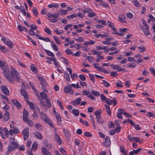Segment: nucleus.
<instances>
[{
  "label": "nucleus",
  "mask_w": 155,
  "mask_h": 155,
  "mask_svg": "<svg viewBox=\"0 0 155 155\" xmlns=\"http://www.w3.org/2000/svg\"><path fill=\"white\" fill-rule=\"evenodd\" d=\"M5 71L7 72L6 74H4V75L11 82H14L12 78L18 82H23L22 79L20 78V76L16 70L14 68H11V71H9V68L7 67H5Z\"/></svg>",
  "instance_id": "1"
},
{
  "label": "nucleus",
  "mask_w": 155,
  "mask_h": 155,
  "mask_svg": "<svg viewBox=\"0 0 155 155\" xmlns=\"http://www.w3.org/2000/svg\"><path fill=\"white\" fill-rule=\"evenodd\" d=\"M15 137H14L10 138L9 139L10 142L8 147V151L9 152L13 151L18 146V144L15 142Z\"/></svg>",
  "instance_id": "2"
},
{
  "label": "nucleus",
  "mask_w": 155,
  "mask_h": 155,
  "mask_svg": "<svg viewBox=\"0 0 155 155\" xmlns=\"http://www.w3.org/2000/svg\"><path fill=\"white\" fill-rule=\"evenodd\" d=\"M40 116L42 120L46 122L52 127H54V125L52 124V122L43 112H41Z\"/></svg>",
  "instance_id": "3"
},
{
  "label": "nucleus",
  "mask_w": 155,
  "mask_h": 155,
  "mask_svg": "<svg viewBox=\"0 0 155 155\" xmlns=\"http://www.w3.org/2000/svg\"><path fill=\"white\" fill-rule=\"evenodd\" d=\"M1 40L10 48L12 47V42L7 38L3 36L2 37Z\"/></svg>",
  "instance_id": "4"
},
{
  "label": "nucleus",
  "mask_w": 155,
  "mask_h": 155,
  "mask_svg": "<svg viewBox=\"0 0 155 155\" xmlns=\"http://www.w3.org/2000/svg\"><path fill=\"white\" fill-rule=\"evenodd\" d=\"M29 129L28 127L25 128L22 132V134L23 135L24 140H27L29 136Z\"/></svg>",
  "instance_id": "5"
},
{
  "label": "nucleus",
  "mask_w": 155,
  "mask_h": 155,
  "mask_svg": "<svg viewBox=\"0 0 155 155\" xmlns=\"http://www.w3.org/2000/svg\"><path fill=\"white\" fill-rule=\"evenodd\" d=\"M64 91L65 93H69L71 94H74V92L71 88V85L65 87L64 88Z\"/></svg>",
  "instance_id": "6"
},
{
  "label": "nucleus",
  "mask_w": 155,
  "mask_h": 155,
  "mask_svg": "<svg viewBox=\"0 0 155 155\" xmlns=\"http://www.w3.org/2000/svg\"><path fill=\"white\" fill-rule=\"evenodd\" d=\"M106 103L109 105H111L113 103V105L115 106L117 104V101L116 98L114 97L113 100H111L109 98H107L106 100Z\"/></svg>",
  "instance_id": "7"
},
{
  "label": "nucleus",
  "mask_w": 155,
  "mask_h": 155,
  "mask_svg": "<svg viewBox=\"0 0 155 155\" xmlns=\"http://www.w3.org/2000/svg\"><path fill=\"white\" fill-rule=\"evenodd\" d=\"M1 89L3 92L6 95H9V91L5 86H2L1 87Z\"/></svg>",
  "instance_id": "8"
},
{
  "label": "nucleus",
  "mask_w": 155,
  "mask_h": 155,
  "mask_svg": "<svg viewBox=\"0 0 155 155\" xmlns=\"http://www.w3.org/2000/svg\"><path fill=\"white\" fill-rule=\"evenodd\" d=\"M111 143L110 139L108 137H106L105 139V141L104 142V145L105 146L107 147H108Z\"/></svg>",
  "instance_id": "9"
},
{
  "label": "nucleus",
  "mask_w": 155,
  "mask_h": 155,
  "mask_svg": "<svg viewBox=\"0 0 155 155\" xmlns=\"http://www.w3.org/2000/svg\"><path fill=\"white\" fill-rule=\"evenodd\" d=\"M12 102L18 109H20L21 108V106L20 103L18 102L17 100L15 99H12Z\"/></svg>",
  "instance_id": "10"
},
{
  "label": "nucleus",
  "mask_w": 155,
  "mask_h": 155,
  "mask_svg": "<svg viewBox=\"0 0 155 155\" xmlns=\"http://www.w3.org/2000/svg\"><path fill=\"white\" fill-rule=\"evenodd\" d=\"M6 66L8 68L4 61L0 60V67L4 71V74H6V73H7V72L5 71V67Z\"/></svg>",
  "instance_id": "11"
},
{
  "label": "nucleus",
  "mask_w": 155,
  "mask_h": 155,
  "mask_svg": "<svg viewBox=\"0 0 155 155\" xmlns=\"http://www.w3.org/2000/svg\"><path fill=\"white\" fill-rule=\"evenodd\" d=\"M20 92L21 94L26 99V101L28 99V95L27 93V92L24 89H21Z\"/></svg>",
  "instance_id": "12"
},
{
  "label": "nucleus",
  "mask_w": 155,
  "mask_h": 155,
  "mask_svg": "<svg viewBox=\"0 0 155 155\" xmlns=\"http://www.w3.org/2000/svg\"><path fill=\"white\" fill-rule=\"evenodd\" d=\"M54 138L57 143H59V144L60 145L61 144L62 140L59 136L56 133H55L54 135Z\"/></svg>",
  "instance_id": "13"
},
{
  "label": "nucleus",
  "mask_w": 155,
  "mask_h": 155,
  "mask_svg": "<svg viewBox=\"0 0 155 155\" xmlns=\"http://www.w3.org/2000/svg\"><path fill=\"white\" fill-rule=\"evenodd\" d=\"M9 118V112L6 111L5 114L3 115V120L4 121H7Z\"/></svg>",
  "instance_id": "14"
},
{
  "label": "nucleus",
  "mask_w": 155,
  "mask_h": 155,
  "mask_svg": "<svg viewBox=\"0 0 155 155\" xmlns=\"http://www.w3.org/2000/svg\"><path fill=\"white\" fill-rule=\"evenodd\" d=\"M81 101V98L79 97L72 101L71 103L73 105H74L79 104H80Z\"/></svg>",
  "instance_id": "15"
},
{
  "label": "nucleus",
  "mask_w": 155,
  "mask_h": 155,
  "mask_svg": "<svg viewBox=\"0 0 155 155\" xmlns=\"http://www.w3.org/2000/svg\"><path fill=\"white\" fill-rule=\"evenodd\" d=\"M142 30L143 31V32L144 33V34L145 35H148L150 34L149 32V26L146 27L145 28L143 27L142 28Z\"/></svg>",
  "instance_id": "16"
},
{
  "label": "nucleus",
  "mask_w": 155,
  "mask_h": 155,
  "mask_svg": "<svg viewBox=\"0 0 155 155\" xmlns=\"http://www.w3.org/2000/svg\"><path fill=\"white\" fill-rule=\"evenodd\" d=\"M38 148V144L36 141L34 142L32 145L31 149V150H33L35 151L37 150Z\"/></svg>",
  "instance_id": "17"
},
{
  "label": "nucleus",
  "mask_w": 155,
  "mask_h": 155,
  "mask_svg": "<svg viewBox=\"0 0 155 155\" xmlns=\"http://www.w3.org/2000/svg\"><path fill=\"white\" fill-rule=\"evenodd\" d=\"M119 19L121 23H123L125 22V17L123 15H120L118 16Z\"/></svg>",
  "instance_id": "18"
},
{
  "label": "nucleus",
  "mask_w": 155,
  "mask_h": 155,
  "mask_svg": "<svg viewBox=\"0 0 155 155\" xmlns=\"http://www.w3.org/2000/svg\"><path fill=\"white\" fill-rule=\"evenodd\" d=\"M41 151L44 155H47L49 153L48 150L46 147H42Z\"/></svg>",
  "instance_id": "19"
},
{
  "label": "nucleus",
  "mask_w": 155,
  "mask_h": 155,
  "mask_svg": "<svg viewBox=\"0 0 155 155\" xmlns=\"http://www.w3.org/2000/svg\"><path fill=\"white\" fill-rule=\"evenodd\" d=\"M34 135L39 139H42V137L41 134L38 131L35 132L34 133Z\"/></svg>",
  "instance_id": "20"
},
{
  "label": "nucleus",
  "mask_w": 155,
  "mask_h": 155,
  "mask_svg": "<svg viewBox=\"0 0 155 155\" xmlns=\"http://www.w3.org/2000/svg\"><path fill=\"white\" fill-rule=\"evenodd\" d=\"M104 105L105 107L106 111V112H107V113L110 116L111 113L110 110V107L109 105L106 104H104Z\"/></svg>",
  "instance_id": "21"
},
{
  "label": "nucleus",
  "mask_w": 155,
  "mask_h": 155,
  "mask_svg": "<svg viewBox=\"0 0 155 155\" xmlns=\"http://www.w3.org/2000/svg\"><path fill=\"white\" fill-rule=\"evenodd\" d=\"M58 14L61 15H64L67 14L68 13V10H64L63 9H61L59 11Z\"/></svg>",
  "instance_id": "22"
},
{
  "label": "nucleus",
  "mask_w": 155,
  "mask_h": 155,
  "mask_svg": "<svg viewBox=\"0 0 155 155\" xmlns=\"http://www.w3.org/2000/svg\"><path fill=\"white\" fill-rule=\"evenodd\" d=\"M114 69H117L118 71H123L125 70V69L123 68H120L119 66L117 65H114Z\"/></svg>",
  "instance_id": "23"
},
{
  "label": "nucleus",
  "mask_w": 155,
  "mask_h": 155,
  "mask_svg": "<svg viewBox=\"0 0 155 155\" xmlns=\"http://www.w3.org/2000/svg\"><path fill=\"white\" fill-rule=\"evenodd\" d=\"M140 139H141V138H140L137 137H132V140H133L135 142L139 143H142V140Z\"/></svg>",
  "instance_id": "24"
},
{
  "label": "nucleus",
  "mask_w": 155,
  "mask_h": 155,
  "mask_svg": "<svg viewBox=\"0 0 155 155\" xmlns=\"http://www.w3.org/2000/svg\"><path fill=\"white\" fill-rule=\"evenodd\" d=\"M27 102L28 104L29 107L31 108V109L32 110H34L35 109V106L32 103L30 102L28 100H27L26 101Z\"/></svg>",
  "instance_id": "25"
},
{
  "label": "nucleus",
  "mask_w": 155,
  "mask_h": 155,
  "mask_svg": "<svg viewBox=\"0 0 155 155\" xmlns=\"http://www.w3.org/2000/svg\"><path fill=\"white\" fill-rule=\"evenodd\" d=\"M51 45L52 47L54 50L56 51H57L58 50V48L57 45L53 41H51Z\"/></svg>",
  "instance_id": "26"
},
{
  "label": "nucleus",
  "mask_w": 155,
  "mask_h": 155,
  "mask_svg": "<svg viewBox=\"0 0 155 155\" xmlns=\"http://www.w3.org/2000/svg\"><path fill=\"white\" fill-rule=\"evenodd\" d=\"M101 112L102 111L101 110H99L94 112L96 116V118L101 117Z\"/></svg>",
  "instance_id": "27"
},
{
  "label": "nucleus",
  "mask_w": 155,
  "mask_h": 155,
  "mask_svg": "<svg viewBox=\"0 0 155 155\" xmlns=\"http://www.w3.org/2000/svg\"><path fill=\"white\" fill-rule=\"evenodd\" d=\"M30 68L31 70L35 73H37L38 71L37 68L32 64Z\"/></svg>",
  "instance_id": "28"
},
{
  "label": "nucleus",
  "mask_w": 155,
  "mask_h": 155,
  "mask_svg": "<svg viewBox=\"0 0 155 155\" xmlns=\"http://www.w3.org/2000/svg\"><path fill=\"white\" fill-rule=\"evenodd\" d=\"M32 12L35 16H37L38 14V11L35 7H33L32 11Z\"/></svg>",
  "instance_id": "29"
},
{
  "label": "nucleus",
  "mask_w": 155,
  "mask_h": 155,
  "mask_svg": "<svg viewBox=\"0 0 155 155\" xmlns=\"http://www.w3.org/2000/svg\"><path fill=\"white\" fill-rule=\"evenodd\" d=\"M45 51L46 52L49 56H50L53 57H54V54L51 51L47 50H45Z\"/></svg>",
  "instance_id": "30"
},
{
  "label": "nucleus",
  "mask_w": 155,
  "mask_h": 155,
  "mask_svg": "<svg viewBox=\"0 0 155 155\" xmlns=\"http://www.w3.org/2000/svg\"><path fill=\"white\" fill-rule=\"evenodd\" d=\"M77 15L76 14H73L67 16V18L68 19H71L77 17Z\"/></svg>",
  "instance_id": "31"
},
{
  "label": "nucleus",
  "mask_w": 155,
  "mask_h": 155,
  "mask_svg": "<svg viewBox=\"0 0 155 155\" xmlns=\"http://www.w3.org/2000/svg\"><path fill=\"white\" fill-rule=\"evenodd\" d=\"M40 96L44 99L47 100L48 99L47 98V96L45 93L41 92L40 93Z\"/></svg>",
  "instance_id": "32"
},
{
  "label": "nucleus",
  "mask_w": 155,
  "mask_h": 155,
  "mask_svg": "<svg viewBox=\"0 0 155 155\" xmlns=\"http://www.w3.org/2000/svg\"><path fill=\"white\" fill-rule=\"evenodd\" d=\"M132 2L137 7H140L141 6L139 4L137 0H134L132 1Z\"/></svg>",
  "instance_id": "33"
},
{
  "label": "nucleus",
  "mask_w": 155,
  "mask_h": 155,
  "mask_svg": "<svg viewBox=\"0 0 155 155\" xmlns=\"http://www.w3.org/2000/svg\"><path fill=\"white\" fill-rule=\"evenodd\" d=\"M86 59L91 62H92L93 61V57L92 56H87Z\"/></svg>",
  "instance_id": "34"
},
{
  "label": "nucleus",
  "mask_w": 155,
  "mask_h": 155,
  "mask_svg": "<svg viewBox=\"0 0 155 155\" xmlns=\"http://www.w3.org/2000/svg\"><path fill=\"white\" fill-rule=\"evenodd\" d=\"M102 83L103 84L104 86L106 87H108L110 86V84L108 82H107L106 81L102 80Z\"/></svg>",
  "instance_id": "35"
},
{
  "label": "nucleus",
  "mask_w": 155,
  "mask_h": 155,
  "mask_svg": "<svg viewBox=\"0 0 155 155\" xmlns=\"http://www.w3.org/2000/svg\"><path fill=\"white\" fill-rule=\"evenodd\" d=\"M54 39L55 40L56 43L58 45H61V42H60V40L58 39V38L55 36H53Z\"/></svg>",
  "instance_id": "36"
},
{
  "label": "nucleus",
  "mask_w": 155,
  "mask_h": 155,
  "mask_svg": "<svg viewBox=\"0 0 155 155\" xmlns=\"http://www.w3.org/2000/svg\"><path fill=\"white\" fill-rule=\"evenodd\" d=\"M87 96L89 97H90L91 99H94L95 98L93 96V95H92L89 91H87Z\"/></svg>",
  "instance_id": "37"
},
{
  "label": "nucleus",
  "mask_w": 155,
  "mask_h": 155,
  "mask_svg": "<svg viewBox=\"0 0 155 155\" xmlns=\"http://www.w3.org/2000/svg\"><path fill=\"white\" fill-rule=\"evenodd\" d=\"M26 122L27 124L31 127H32L34 126V123L33 121L30 119L28 120Z\"/></svg>",
  "instance_id": "38"
},
{
  "label": "nucleus",
  "mask_w": 155,
  "mask_h": 155,
  "mask_svg": "<svg viewBox=\"0 0 155 155\" xmlns=\"http://www.w3.org/2000/svg\"><path fill=\"white\" fill-rule=\"evenodd\" d=\"M91 92L92 94L94 95L95 96H98L100 95V93L97 91H91Z\"/></svg>",
  "instance_id": "39"
},
{
  "label": "nucleus",
  "mask_w": 155,
  "mask_h": 155,
  "mask_svg": "<svg viewBox=\"0 0 155 155\" xmlns=\"http://www.w3.org/2000/svg\"><path fill=\"white\" fill-rule=\"evenodd\" d=\"M137 48L139 49H141L140 51L141 52H144L145 50V47L143 46V45H141L140 46L138 47Z\"/></svg>",
  "instance_id": "40"
},
{
  "label": "nucleus",
  "mask_w": 155,
  "mask_h": 155,
  "mask_svg": "<svg viewBox=\"0 0 155 155\" xmlns=\"http://www.w3.org/2000/svg\"><path fill=\"white\" fill-rule=\"evenodd\" d=\"M72 113L75 116H78L79 114V112L77 109H74L73 110Z\"/></svg>",
  "instance_id": "41"
},
{
  "label": "nucleus",
  "mask_w": 155,
  "mask_h": 155,
  "mask_svg": "<svg viewBox=\"0 0 155 155\" xmlns=\"http://www.w3.org/2000/svg\"><path fill=\"white\" fill-rule=\"evenodd\" d=\"M84 135L86 137H92V134L90 133V132L87 131L84 133Z\"/></svg>",
  "instance_id": "42"
},
{
  "label": "nucleus",
  "mask_w": 155,
  "mask_h": 155,
  "mask_svg": "<svg viewBox=\"0 0 155 155\" xmlns=\"http://www.w3.org/2000/svg\"><path fill=\"white\" fill-rule=\"evenodd\" d=\"M64 77L68 81L70 80L69 75L67 72L64 73Z\"/></svg>",
  "instance_id": "43"
},
{
  "label": "nucleus",
  "mask_w": 155,
  "mask_h": 155,
  "mask_svg": "<svg viewBox=\"0 0 155 155\" xmlns=\"http://www.w3.org/2000/svg\"><path fill=\"white\" fill-rule=\"evenodd\" d=\"M116 85L117 87H122L123 86L122 82L120 81H119L118 82L116 83Z\"/></svg>",
  "instance_id": "44"
},
{
  "label": "nucleus",
  "mask_w": 155,
  "mask_h": 155,
  "mask_svg": "<svg viewBox=\"0 0 155 155\" xmlns=\"http://www.w3.org/2000/svg\"><path fill=\"white\" fill-rule=\"evenodd\" d=\"M45 32L49 35H52L51 31L50 29L46 28L44 29Z\"/></svg>",
  "instance_id": "45"
},
{
  "label": "nucleus",
  "mask_w": 155,
  "mask_h": 155,
  "mask_svg": "<svg viewBox=\"0 0 155 155\" xmlns=\"http://www.w3.org/2000/svg\"><path fill=\"white\" fill-rule=\"evenodd\" d=\"M89 76L91 80L94 83L95 82L94 76L91 74H89Z\"/></svg>",
  "instance_id": "46"
},
{
  "label": "nucleus",
  "mask_w": 155,
  "mask_h": 155,
  "mask_svg": "<svg viewBox=\"0 0 155 155\" xmlns=\"http://www.w3.org/2000/svg\"><path fill=\"white\" fill-rule=\"evenodd\" d=\"M128 122L132 126H134L135 125V123L131 119H128L127 120V123Z\"/></svg>",
  "instance_id": "47"
},
{
  "label": "nucleus",
  "mask_w": 155,
  "mask_h": 155,
  "mask_svg": "<svg viewBox=\"0 0 155 155\" xmlns=\"http://www.w3.org/2000/svg\"><path fill=\"white\" fill-rule=\"evenodd\" d=\"M25 27L22 26L21 25H18V30L20 32H22L25 30Z\"/></svg>",
  "instance_id": "48"
},
{
  "label": "nucleus",
  "mask_w": 155,
  "mask_h": 155,
  "mask_svg": "<svg viewBox=\"0 0 155 155\" xmlns=\"http://www.w3.org/2000/svg\"><path fill=\"white\" fill-rule=\"evenodd\" d=\"M97 122L100 124L103 123L104 122V121L100 117H98L96 118Z\"/></svg>",
  "instance_id": "49"
},
{
  "label": "nucleus",
  "mask_w": 155,
  "mask_h": 155,
  "mask_svg": "<svg viewBox=\"0 0 155 155\" xmlns=\"http://www.w3.org/2000/svg\"><path fill=\"white\" fill-rule=\"evenodd\" d=\"M110 74L112 77H115L117 76V73L116 71H112L110 72Z\"/></svg>",
  "instance_id": "50"
},
{
  "label": "nucleus",
  "mask_w": 155,
  "mask_h": 155,
  "mask_svg": "<svg viewBox=\"0 0 155 155\" xmlns=\"http://www.w3.org/2000/svg\"><path fill=\"white\" fill-rule=\"evenodd\" d=\"M37 113L36 112L35 110H34V114H33V117L35 120H36L38 118V115L37 114Z\"/></svg>",
  "instance_id": "51"
},
{
  "label": "nucleus",
  "mask_w": 155,
  "mask_h": 155,
  "mask_svg": "<svg viewBox=\"0 0 155 155\" xmlns=\"http://www.w3.org/2000/svg\"><path fill=\"white\" fill-rule=\"evenodd\" d=\"M147 116L149 117H154L155 116L153 113L150 112H147Z\"/></svg>",
  "instance_id": "52"
},
{
  "label": "nucleus",
  "mask_w": 155,
  "mask_h": 155,
  "mask_svg": "<svg viewBox=\"0 0 155 155\" xmlns=\"http://www.w3.org/2000/svg\"><path fill=\"white\" fill-rule=\"evenodd\" d=\"M0 96L2 98L6 100L8 102H9L10 101V100L5 96L2 94H0Z\"/></svg>",
  "instance_id": "53"
},
{
  "label": "nucleus",
  "mask_w": 155,
  "mask_h": 155,
  "mask_svg": "<svg viewBox=\"0 0 155 155\" xmlns=\"http://www.w3.org/2000/svg\"><path fill=\"white\" fill-rule=\"evenodd\" d=\"M100 97L101 99L103 101H106V99L107 98H106L105 96L103 94H100Z\"/></svg>",
  "instance_id": "54"
},
{
  "label": "nucleus",
  "mask_w": 155,
  "mask_h": 155,
  "mask_svg": "<svg viewBox=\"0 0 155 155\" xmlns=\"http://www.w3.org/2000/svg\"><path fill=\"white\" fill-rule=\"evenodd\" d=\"M28 33L31 35H35V32L31 29H30L29 30Z\"/></svg>",
  "instance_id": "55"
},
{
  "label": "nucleus",
  "mask_w": 155,
  "mask_h": 155,
  "mask_svg": "<svg viewBox=\"0 0 155 155\" xmlns=\"http://www.w3.org/2000/svg\"><path fill=\"white\" fill-rule=\"evenodd\" d=\"M57 103L60 106V108L61 110H64V107L62 105L61 102L59 101V100H57Z\"/></svg>",
  "instance_id": "56"
},
{
  "label": "nucleus",
  "mask_w": 155,
  "mask_h": 155,
  "mask_svg": "<svg viewBox=\"0 0 155 155\" xmlns=\"http://www.w3.org/2000/svg\"><path fill=\"white\" fill-rule=\"evenodd\" d=\"M142 148H138L136 150H133L134 154H137L141 150H142Z\"/></svg>",
  "instance_id": "57"
},
{
  "label": "nucleus",
  "mask_w": 155,
  "mask_h": 155,
  "mask_svg": "<svg viewBox=\"0 0 155 155\" xmlns=\"http://www.w3.org/2000/svg\"><path fill=\"white\" fill-rule=\"evenodd\" d=\"M110 123L108 125V127L110 128L112 127H114L115 125L111 121L110 122Z\"/></svg>",
  "instance_id": "58"
},
{
  "label": "nucleus",
  "mask_w": 155,
  "mask_h": 155,
  "mask_svg": "<svg viewBox=\"0 0 155 155\" xmlns=\"http://www.w3.org/2000/svg\"><path fill=\"white\" fill-rule=\"evenodd\" d=\"M65 52L68 55H70L72 53V51L70 49H66L65 51Z\"/></svg>",
  "instance_id": "59"
},
{
  "label": "nucleus",
  "mask_w": 155,
  "mask_h": 155,
  "mask_svg": "<svg viewBox=\"0 0 155 155\" xmlns=\"http://www.w3.org/2000/svg\"><path fill=\"white\" fill-rule=\"evenodd\" d=\"M59 16V15L58 13L55 14L53 13L52 14V17L53 18H57Z\"/></svg>",
  "instance_id": "60"
},
{
  "label": "nucleus",
  "mask_w": 155,
  "mask_h": 155,
  "mask_svg": "<svg viewBox=\"0 0 155 155\" xmlns=\"http://www.w3.org/2000/svg\"><path fill=\"white\" fill-rule=\"evenodd\" d=\"M79 78L82 81H84L86 80L85 77L83 75H80L79 76Z\"/></svg>",
  "instance_id": "61"
},
{
  "label": "nucleus",
  "mask_w": 155,
  "mask_h": 155,
  "mask_svg": "<svg viewBox=\"0 0 155 155\" xmlns=\"http://www.w3.org/2000/svg\"><path fill=\"white\" fill-rule=\"evenodd\" d=\"M50 22L52 23H54L57 22L58 19H52L51 18H48Z\"/></svg>",
  "instance_id": "62"
},
{
  "label": "nucleus",
  "mask_w": 155,
  "mask_h": 155,
  "mask_svg": "<svg viewBox=\"0 0 155 155\" xmlns=\"http://www.w3.org/2000/svg\"><path fill=\"white\" fill-rule=\"evenodd\" d=\"M28 116V113L25 109H24V110L23 112V116Z\"/></svg>",
  "instance_id": "63"
},
{
  "label": "nucleus",
  "mask_w": 155,
  "mask_h": 155,
  "mask_svg": "<svg viewBox=\"0 0 155 155\" xmlns=\"http://www.w3.org/2000/svg\"><path fill=\"white\" fill-rule=\"evenodd\" d=\"M39 101L42 105L44 106H45L46 105L45 102L42 99H39Z\"/></svg>",
  "instance_id": "64"
}]
</instances>
